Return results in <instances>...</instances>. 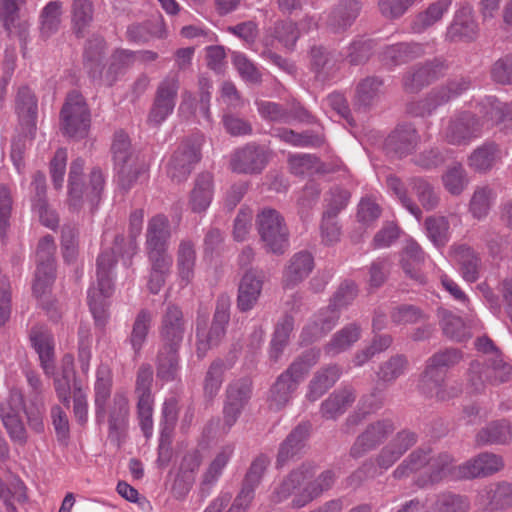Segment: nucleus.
<instances>
[{
    "label": "nucleus",
    "instance_id": "1",
    "mask_svg": "<svg viewBox=\"0 0 512 512\" xmlns=\"http://www.w3.org/2000/svg\"><path fill=\"white\" fill-rule=\"evenodd\" d=\"M453 462L452 456L448 453L432 454L430 448H419L398 465L393 476L396 479H403L413 473L422 472L421 478L417 480L420 487L445 480L464 479V476L458 475L460 465L454 466Z\"/></svg>",
    "mask_w": 512,
    "mask_h": 512
},
{
    "label": "nucleus",
    "instance_id": "2",
    "mask_svg": "<svg viewBox=\"0 0 512 512\" xmlns=\"http://www.w3.org/2000/svg\"><path fill=\"white\" fill-rule=\"evenodd\" d=\"M125 238L118 235L114 239V246L110 250L103 251L96 261V285L88 289V304L90 311L98 325H104L108 318L107 299L112 295V272L116 266V254L121 253V246Z\"/></svg>",
    "mask_w": 512,
    "mask_h": 512
},
{
    "label": "nucleus",
    "instance_id": "3",
    "mask_svg": "<svg viewBox=\"0 0 512 512\" xmlns=\"http://www.w3.org/2000/svg\"><path fill=\"white\" fill-rule=\"evenodd\" d=\"M84 160L75 159L70 166L68 185V205L74 211L88 209L93 212L99 205L105 187V178L99 168H93L88 182H84L82 174Z\"/></svg>",
    "mask_w": 512,
    "mask_h": 512
},
{
    "label": "nucleus",
    "instance_id": "4",
    "mask_svg": "<svg viewBox=\"0 0 512 512\" xmlns=\"http://www.w3.org/2000/svg\"><path fill=\"white\" fill-rule=\"evenodd\" d=\"M260 240L267 252L283 254L289 246V232L282 215L275 209L264 208L256 218Z\"/></svg>",
    "mask_w": 512,
    "mask_h": 512
},
{
    "label": "nucleus",
    "instance_id": "5",
    "mask_svg": "<svg viewBox=\"0 0 512 512\" xmlns=\"http://www.w3.org/2000/svg\"><path fill=\"white\" fill-rule=\"evenodd\" d=\"M111 151L118 183L123 189L128 190L144 171L143 165L138 163L137 156L132 151L130 139L122 131L114 134Z\"/></svg>",
    "mask_w": 512,
    "mask_h": 512
},
{
    "label": "nucleus",
    "instance_id": "6",
    "mask_svg": "<svg viewBox=\"0 0 512 512\" xmlns=\"http://www.w3.org/2000/svg\"><path fill=\"white\" fill-rule=\"evenodd\" d=\"M91 115L84 97L76 91L69 93L60 112L62 132L72 138L87 136Z\"/></svg>",
    "mask_w": 512,
    "mask_h": 512
},
{
    "label": "nucleus",
    "instance_id": "7",
    "mask_svg": "<svg viewBox=\"0 0 512 512\" xmlns=\"http://www.w3.org/2000/svg\"><path fill=\"white\" fill-rule=\"evenodd\" d=\"M153 369L150 364H142L137 371L134 395L136 398L139 424L145 437L153 432V410L155 398L152 393Z\"/></svg>",
    "mask_w": 512,
    "mask_h": 512
},
{
    "label": "nucleus",
    "instance_id": "8",
    "mask_svg": "<svg viewBox=\"0 0 512 512\" xmlns=\"http://www.w3.org/2000/svg\"><path fill=\"white\" fill-rule=\"evenodd\" d=\"M231 300L222 294L217 298L213 322L209 331L197 327L196 351L199 358L206 355L209 349L217 346L225 335V327L230 320Z\"/></svg>",
    "mask_w": 512,
    "mask_h": 512
},
{
    "label": "nucleus",
    "instance_id": "9",
    "mask_svg": "<svg viewBox=\"0 0 512 512\" xmlns=\"http://www.w3.org/2000/svg\"><path fill=\"white\" fill-rule=\"evenodd\" d=\"M469 87L470 82L466 79L453 80L445 86L433 89L424 99L410 102L407 106V112L412 116H429L439 106L458 97Z\"/></svg>",
    "mask_w": 512,
    "mask_h": 512
},
{
    "label": "nucleus",
    "instance_id": "10",
    "mask_svg": "<svg viewBox=\"0 0 512 512\" xmlns=\"http://www.w3.org/2000/svg\"><path fill=\"white\" fill-rule=\"evenodd\" d=\"M23 394L19 389H11L6 401L0 404V418L13 443L20 446L28 442V432L20 416Z\"/></svg>",
    "mask_w": 512,
    "mask_h": 512
},
{
    "label": "nucleus",
    "instance_id": "11",
    "mask_svg": "<svg viewBox=\"0 0 512 512\" xmlns=\"http://www.w3.org/2000/svg\"><path fill=\"white\" fill-rule=\"evenodd\" d=\"M55 244L51 236L43 237L38 244L36 257L37 268L33 282V293L41 297L47 293L55 278L54 267Z\"/></svg>",
    "mask_w": 512,
    "mask_h": 512
},
{
    "label": "nucleus",
    "instance_id": "12",
    "mask_svg": "<svg viewBox=\"0 0 512 512\" xmlns=\"http://www.w3.org/2000/svg\"><path fill=\"white\" fill-rule=\"evenodd\" d=\"M395 426L390 419H379L366 425L357 436L350 449L353 458H360L375 450L394 432Z\"/></svg>",
    "mask_w": 512,
    "mask_h": 512
},
{
    "label": "nucleus",
    "instance_id": "13",
    "mask_svg": "<svg viewBox=\"0 0 512 512\" xmlns=\"http://www.w3.org/2000/svg\"><path fill=\"white\" fill-rule=\"evenodd\" d=\"M480 121L470 112H461L450 118L443 134L452 145H468L481 136Z\"/></svg>",
    "mask_w": 512,
    "mask_h": 512
},
{
    "label": "nucleus",
    "instance_id": "14",
    "mask_svg": "<svg viewBox=\"0 0 512 512\" xmlns=\"http://www.w3.org/2000/svg\"><path fill=\"white\" fill-rule=\"evenodd\" d=\"M201 139L183 142L172 155L167 173L175 182H182L188 178L193 166L200 160Z\"/></svg>",
    "mask_w": 512,
    "mask_h": 512
},
{
    "label": "nucleus",
    "instance_id": "15",
    "mask_svg": "<svg viewBox=\"0 0 512 512\" xmlns=\"http://www.w3.org/2000/svg\"><path fill=\"white\" fill-rule=\"evenodd\" d=\"M267 149L255 143H249L236 150L231 157V168L243 174L260 173L269 161Z\"/></svg>",
    "mask_w": 512,
    "mask_h": 512
},
{
    "label": "nucleus",
    "instance_id": "16",
    "mask_svg": "<svg viewBox=\"0 0 512 512\" xmlns=\"http://www.w3.org/2000/svg\"><path fill=\"white\" fill-rule=\"evenodd\" d=\"M462 359V353L457 349H446L433 354L426 364L420 385L431 386L440 385L446 377L445 369L453 367Z\"/></svg>",
    "mask_w": 512,
    "mask_h": 512
},
{
    "label": "nucleus",
    "instance_id": "17",
    "mask_svg": "<svg viewBox=\"0 0 512 512\" xmlns=\"http://www.w3.org/2000/svg\"><path fill=\"white\" fill-rule=\"evenodd\" d=\"M250 397L251 381L249 379H238L229 384L224 406V419L229 427L237 421Z\"/></svg>",
    "mask_w": 512,
    "mask_h": 512
},
{
    "label": "nucleus",
    "instance_id": "18",
    "mask_svg": "<svg viewBox=\"0 0 512 512\" xmlns=\"http://www.w3.org/2000/svg\"><path fill=\"white\" fill-rule=\"evenodd\" d=\"M186 332V320L181 309L168 305L162 315L160 336L162 345L180 347Z\"/></svg>",
    "mask_w": 512,
    "mask_h": 512
},
{
    "label": "nucleus",
    "instance_id": "19",
    "mask_svg": "<svg viewBox=\"0 0 512 512\" xmlns=\"http://www.w3.org/2000/svg\"><path fill=\"white\" fill-rule=\"evenodd\" d=\"M265 275L260 270H248L238 285L237 307L241 312L250 311L257 304L264 284Z\"/></svg>",
    "mask_w": 512,
    "mask_h": 512
},
{
    "label": "nucleus",
    "instance_id": "20",
    "mask_svg": "<svg viewBox=\"0 0 512 512\" xmlns=\"http://www.w3.org/2000/svg\"><path fill=\"white\" fill-rule=\"evenodd\" d=\"M31 345L38 354L40 366L48 377L55 372V343L53 335L42 326H35L30 330Z\"/></svg>",
    "mask_w": 512,
    "mask_h": 512
},
{
    "label": "nucleus",
    "instance_id": "21",
    "mask_svg": "<svg viewBox=\"0 0 512 512\" xmlns=\"http://www.w3.org/2000/svg\"><path fill=\"white\" fill-rule=\"evenodd\" d=\"M428 47L429 43L400 42L386 46L380 59L385 65L395 67L424 56Z\"/></svg>",
    "mask_w": 512,
    "mask_h": 512
},
{
    "label": "nucleus",
    "instance_id": "22",
    "mask_svg": "<svg viewBox=\"0 0 512 512\" xmlns=\"http://www.w3.org/2000/svg\"><path fill=\"white\" fill-rule=\"evenodd\" d=\"M451 254L458 265L461 277L469 283H474L480 278L482 261L479 254L466 244H457L451 247Z\"/></svg>",
    "mask_w": 512,
    "mask_h": 512
},
{
    "label": "nucleus",
    "instance_id": "23",
    "mask_svg": "<svg viewBox=\"0 0 512 512\" xmlns=\"http://www.w3.org/2000/svg\"><path fill=\"white\" fill-rule=\"evenodd\" d=\"M504 466L501 456L483 452L460 465V473L464 479L490 476L500 471Z\"/></svg>",
    "mask_w": 512,
    "mask_h": 512
},
{
    "label": "nucleus",
    "instance_id": "24",
    "mask_svg": "<svg viewBox=\"0 0 512 512\" xmlns=\"http://www.w3.org/2000/svg\"><path fill=\"white\" fill-rule=\"evenodd\" d=\"M444 65L440 60H433L415 66L403 78V87L408 93H416L438 77Z\"/></svg>",
    "mask_w": 512,
    "mask_h": 512
},
{
    "label": "nucleus",
    "instance_id": "25",
    "mask_svg": "<svg viewBox=\"0 0 512 512\" xmlns=\"http://www.w3.org/2000/svg\"><path fill=\"white\" fill-rule=\"evenodd\" d=\"M310 435V424L300 423L297 425L280 444L276 466H285L290 460L296 457L305 447Z\"/></svg>",
    "mask_w": 512,
    "mask_h": 512
},
{
    "label": "nucleus",
    "instance_id": "26",
    "mask_svg": "<svg viewBox=\"0 0 512 512\" xmlns=\"http://www.w3.org/2000/svg\"><path fill=\"white\" fill-rule=\"evenodd\" d=\"M315 474V467L310 463H303L298 468L292 470L275 487L272 493V501L280 503L288 499L292 493L299 488L306 480L312 478Z\"/></svg>",
    "mask_w": 512,
    "mask_h": 512
},
{
    "label": "nucleus",
    "instance_id": "27",
    "mask_svg": "<svg viewBox=\"0 0 512 512\" xmlns=\"http://www.w3.org/2000/svg\"><path fill=\"white\" fill-rule=\"evenodd\" d=\"M342 369L338 365H328L317 370L307 386L306 400L320 399L340 378Z\"/></svg>",
    "mask_w": 512,
    "mask_h": 512
},
{
    "label": "nucleus",
    "instance_id": "28",
    "mask_svg": "<svg viewBox=\"0 0 512 512\" xmlns=\"http://www.w3.org/2000/svg\"><path fill=\"white\" fill-rule=\"evenodd\" d=\"M336 475L332 470H325L319 476L294 496L291 502L293 508H302L330 490L334 485Z\"/></svg>",
    "mask_w": 512,
    "mask_h": 512
},
{
    "label": "nucleus",
    "instance_id": "29",
    "mask_svg": "<svg viewBox=\"0 0 512 512\" xmlns=\"http://www.w3.org/2000/svg\"><path fill=\"white\" fill-rule=\"evenodd\" d=\"M477 33L478 25L469 6H464L455 13L453 22L447 29V37L451 41L472 40Z\"/></svg>",
    "mask_w": 512,
    "mask_h": 512
},
{
    "label": "nucleus",
    "instance_id": "30",
    "mask_svg": "<svg viewBox=\"0 0 512 512\" xmlns=\"http://www.w3.org/2000/svg\"><path fill=\"white\" fill-rule=\"evenodd\" d=\"M196 259L195 244L189 239H182L176 251L177 276L182 287L193 280Z\"/></svg>",
    "mask_w": 512,
    "mask_h": 512
},
{
    "label": "nucleus",
    "instance_id": "31",
    "mask_svg": "<svg viewBox=\"0 0 512 512\" xmlns=\"http://www.w3.org/2000/svg\"><path fill=\"white\" fill-rule=\"evenodd\" d=\"M416 129L409 124L398 126L387 138L386 147L400 157L412 153L419 143Z\"/></svg>",
    "mask_w": 512,
    "mask_h": 512
},
{
    "label": "nucleus",
    "instance_id": "32",
    "mask_svg": "<svg viewBox=\"0 0 512 512\" xmlns=\"http://www.w3.org/2000/svg\"><path fill=\"white\" fill-rule=\"evenodd\" d=\"M355 391L351 387H344L331 393L320 405V414L325 419L334 420L352 405L355 401Z\"/></svg>",
    "mask_w": 512,
    "mask_h": 512
},
{
    "label": "nucleus",
    "instance_id": "33",
    "mask_svg": "<svg viewBox=\"0 0 512 512\" xmlns=\"http://www.w3.org/2000/svg\"><path fill=\"white\" fill-rule=\"evenodd\" d=\"M171 238L170 222L164 214L149 219L146 231L145 249H168Z\"/></svg>",
    "mask_w": 512,
    "mask_h": 512
},
{
    "label": "nucleus",
    "instance_id": "34",
    "mask_svg": "<svg viewBox=\"0 0 512 512\" xmlns=\"http://www.w3.org/2000/svg\"><path fill=\"white\" fill-rule=\"evenodd\" d=\"M361 9L359 0H341L328 16L327 25L334 32L343 31L353 24Z\"/></svg>",
    "mask_w": 512,
    "mask_h": 512
},
{
    "label": "nucleus",
    "instance_id": "35",
    "mask_svg": "<svg viewBox=\"0 0 512 512\" xmlns=\"http://www.w3.org/2000/svg\"><path fill=\"white\" fill-rule=\"evenodd\" d=\"M480 113L483 117L481 128L486 125L492 127L505 121L512 122V103L507 104L499 101L494 96H488L480 103Z\"/></svg>",
    "mask_w": 512,
    "mask_h": 512
},
{
    "label": "nucleus",
    "instance_id": "36",
    "mask_svg": "<svg viewBox=\"0 0 512 512\" xmlns=\"http://www.w3.org/2000/svg\"><path fill=\"white\" fill-rule=\"evenodd\" d=\"M502 158L499 146L493 142H485L468 157V166L476 172L485 173L491 170Z\"/></svg>",
    "mask_w": 512,
    "mask_h": 512
},
{
    "label": "nucleus",
    "instance_id": "37",
    "mask_svg": "<svg viewBox=\"0 0 512 512\" xmlns=\"http://www.w3.org/2000/svg\"><path fill=\"white\" fill-rule=\"evenodd\" d=\"M23 409L29 427L36 433L44 432L45 401L44 392H28L26 399L23 398Z\"/></svg>",
    "mask_w": 512,
    "mask_h": 512
},
{
    "label": "nucleus",
    "instance_id": "38",
    "mask_svg": "<svg viewBox=\"0 0 512 512\" xmlns=\"http://www.w3.org/2000/svg\"><path fill=\"white\" fill-rule=\"evenodd\" d=\"M424 258V252L418 243L407 242L402 252L401 265L405 274L419 284L425 283V275L421 270Z\"/></svg>",
    "mask_w": 512,
    "mask_h": 512
},
{
    "label": "nucleus",
    "instance_id": "39",
    "mask_svg": "<svg viewBox=\"0 0 512 512\" xmlns=\"http://www.w3.org/2000/svg\"><path fill=\"white\" fill-rule=\"evenodd\" d=\"M451 0H438L430 4L426 10L418 13L411 22V31L415 34H421L427 29L442 20L448 12Z\"/></svg>",
    "mask_w": 512,
    "mask_h": 512
},
{
    "label": "nucleus",
    "instance_id": "40",
    "mask_svg": "<svg viewBox=\"0 0 512 512\" xmlns=\"http://www.w3.org/2000/svg\"><path fill=\"white\" fill-rule=\"evenodd\" d=\"M129 402L124 392H116L108 407V425L111 436H119L127 426Z\"/></svg>",
    "mask_w": 512,
    "mask_h": 512
},
{
    "label": "nucleus",
    "instance_id": "41",
    "mask_svg": "<svg viewBox=\"0 0 512 512\" xmlns=\"http://www.w3.org/2000/svg\"><path fill=\"white\" fill-rule=\"evenodd\" d=\"M16 111L20 122L27 127L29 132L36 129L38 114L37 98L26 86L19 88L16 96Z\"/></svg>",
    "mask_w": 512,
    "mask_h": 512
},
{
    "label": "nucleus",
    "instance_id": "42",
    "mask_svg": "<svg viewBox=\"0 0 512 512\" xmlns=\"http://www.w3.org/2000/svg\"><path fill=\"white\" fill-rule=\"evenodd\" d=\"M481 505L490 510L512 507V484L500 483L482 490L478 495Z\"/></svg>",
    "mask_w": 512,
    "mask_h": 512
},
{
    "label": "nucleus",
    "instance_id": "43",
    "mask_svg": "<svg viewBox=\"0 0 512 512\" xmlns=\"http://www.w3.org/2000/svg\"><path fill=\"white\" fill-rule=\"evenodd\" d=\"M112 387L111 370L107 365L101 364L96 371L95 390V411L98 422L103 421L106 409L105 404L110 397Z\"/></svg>",
    "mask_w": 512,
    "mask_h": 512
},
{
    "label": "nucleus",
    "instance_id": "44",
    "mask_svg": "<svg viewBox=\"0 0 512 512\" xmlns=\"http://www.w3.org/2000/svg\"><path fill=\"white\" fill-rule=\"evenodd\" d=\"M213 199V180L208 173L197 177L195 185L191 191L189 205L195 213L204 212L211 204Z\"/></svg>",
    "mask_w": 512,
    "mask_h": 512
},
{
    "label": "nucleus",
    "instance_id": "45",
    "mask_svg": "<svg viewBox=\"0 0 512 512\" xmlns=\"http://www.w3.org/2000/svg\"><path fill=\"white\" fill-rule=\"evenodd\" d=\"M179 347L162 345L157 355V377L169 382L177 378L179 372Z\"/></svg>",
    "mask_w": 512,
    "mask_h": 512
},
{
    "label": "nucleus",
    "instance_id": "46",
    "mask_svg": "<svg viewBox=\"0 0 512 512\" xmlns=\"http://www.w3.org/2000/svg\"><path fill=\"white\" fill-rule=\"evenodd\" d=\"M496 192L489 185L477 186L469 201V212L473 218L482 220L489 214L496 200Z\"/></svg>",
    "mask_w": 512,
    "mask_h": 512
},
{
    "label": "nucleus",
    "instance_id": "47",
    "mask_svg": "<svg viewBox=\"0 0 512 512\" xmlns=\"http://www.w3.org/2000/svg\"><path fill=\"white\" fill-rule=\"evenodd\" d=\"M360 338V328L349 324L336 332L325 345L324 352L329 356L338 355L352 347Z\"/></svg>",
    "mask_w": 512,
    "mask_h": 512
},
{
    "label": "nucleus",
    "instance_id": "48",
    "mask_svg": "<svg viewBox=\"0 0 512 512\" xmlns=\"http://www.w3.org/2000/svg\"><path fill=\"white\" fill-rule=\"evenodd\" d=\"M319 357L320 351L318 349H309L296 358L281 374L287 379L295 382L298 386L311 367L318 362Z\"/></svg>",
    "mask_w": 512,
    "mask_h": 512
},
{
    "label": "nucleus",
    "instance_id": "49",
    "mask_svg": "<svg viewBox=\"0 0 512 512\" xmlns=\"http://www.w3.org/2000/svg\"><path fill=\"white\" fill-rule=\"evenodd\" d=\"M338 59L334 52L322 46H314L310 51L311 69L317 77L326 78L337 68Z\"/></svg>",
    "mask_w": 512,
    "mask_h": 512
},
{
    "label": "nucleus",
    "instance_id": "50",
    "mask_svg": "<svg viewBox=\"0 0 512 512\" xmlns=\"http://www.w3.org/2000/svg\"><path fill=\"white\" fill-rule=\"evenodd\" d=\"M438 316L442 330L448 338L461 342L471 337L469 328L465 325L461 317L445 309H440Z\"/></svg>",
    "mask_w": 512,
    "mask_h": 512
},
{
    "label": "nucleus",
    "instance_id": "51",
    "mask_svg": "<svg viewBox=\"0 0 512 512\" xmlns=\"http://www.w3.org/2000/svg\"><path fill=\"white\" fill-rule=\"evenodd\" d=\"M409 186L411 187L421 206L425 210H434L439 205V193L435 190L434 186L425 178H410Z\"/></svg>",
    "mask_w": 512,
    "mask_h": 512
},
{
    "label": "nucleus",
    "instance_id": "52",
    "mask_svg": "<svg viewBox=\"0 0 512 512\" xmlns=\"http://www.w3.org/2000/svg\"><path fill=\"white\" fill-rule=\"evenodd\" d=\"M297 388L298 386L295 382L280 374L270 390V408L274 410L283 409L290 402L292 395Z\"/></svg>",
    "mask_w": 512,
    "mask_h": 512
},
{
    "label": "nucleus",
    "instance_id": "53",
    "mask_svg": "<svg viewBox=\"0 0 512 512\" xmlns=\"http://www.w3.org/2000/svg\"><path fill=\"white\" fill-rule=\"evenodd\" d=\"M512 438V427L506 422H492L476 435L479 445L503 444Z\"/></svg>",
    "mask_w": 512,
    "mask_h": 512
},
{
    "label": "nucleus",
    "instance_id": "54",
    "mask_svg": "<svg viewBox=\"0 0 512 512\" xmlns=\"http://www.w3.org/2000/svg\"><path fill=\"white\" fill-rule=\"evenodd\" d=\"M441 180L444 188L453 196L462 194L469 183L467 172L461 163L448 166Z\"/></svg>",
    "mask_w": 512,
    "mask_h": 512
},
{
    "label": "nucleus",
    "instance_id": "55",
    "mask_svg": "<svg viewBox=\"0 0 512 512\" xmlns=\"http://www.w3.org/2000/svg\"><path fill=\"white\" fill-rule=\"evenodd\" d=\"M179 90V77L177 74L167 75L158 85L153 104L174 110Z\"/></svg>",
    "mask_w": 512,
    "mask_h": 512
},
{
    "label": "nucleus",
    "instance_id": "56",
    "mask_svg": "<svg viewBox=\"0 0 512 512\" xmlns=\"http://www.w3.org/2000/svg\"><path fill=\"white\" fill-rule=\"evenodd\" d=\"M313 268V258L307 252L293 256L285 272L287 285H294L309 275Z\"/></svg>",
    "mask_w": 512,
    "mask_h": 512
},
{
    "label": "nucleus",
    "instance_id": "57",
    "mask_svg": "<svg viewBox=\"0 0 512 512\" xmlns=\"http://www.w3.org/2000/svg\"><path fill=\"white\" fill-rule=\"evenodd\" d=\"M152 322V314L148 310H141L132 325V331L129 336V343L135 354H139L146 339Z\"/></svg>",
    "mask_w": 512,
    "mask_h": 512
},
{
    "label": "nucleus",
    "instance_id": "58",
    "mask_svg": "<svg viewBox=\"0 0 512 512\" xmlns=\"http://www.w3.org/2000/svg\"><path fill=\"white\" fill-rule=\"evenodd\" d=\"M338 319V308L331 304L318 313L316 319L314 320L313 326L305 328L302 332V336L312 330V338L317 339L330 331L335 326Z\"/></svg>",
    "mask_w": 512,
    "mask_h": 512
},
{
    "label": "nucleus",
    "instance_id": "59",
    "mask_svg": "<svg viewBox=\"0 0 512 512\" xmlns=\"http://www.w3.org/2000/svg\"><path fill=\"white\" fill-rule=\"evenodd\" d=\"M470 502L466 496L446 492L437 496L431 512H468Z\"/></svg>",
    "mask_w": 512,
    "mask_h": 512
},
{
    "label": "nucleus",
    "instance_id": "60",
    "mask_svg": "<svg viewBox=\"0 0 512 512\" xmlns=\"http://www.w3.org/2000/svg\"><path fill=\"white\" fill-rule=\"evenodd\" d=\"M63 370L61 376L54 378V388L58 399L66 406L70 405L71 379L74 377L73 358L66 355L63 358Z\"/></svg>",
    "mask_w": 512,
    "mask_h": 512
},
{
    "label": "nucleus",
    "instance_id": "61",
    "mask_svg": "<svg viewBox=\"0 0 512 512\" xmlns=\"http://www.w3.org/2000/svg\"><path fill=\"white\" fill-rule=\"evenodd\" d=\"M294 328V320L290 316H286L280 321L275 329L270 348V357L277 361L282 354L284 348L289 342L290 334Z\"/></svg>",
    "mask_w": 512,
    "mask_h": 512
},
{
    "label": "nucleus",
    "instance_id": "62",
    "mask_svg": "<svg viewBox=\"0 0 512 512\" xmlns=\"http://www.w3.org/2000/svg\"><path fill=\"white\" fill-rule=\"evenodd\" d=\"M274 136L282 142L295 147H315L319 146L322 142L319 136L310 131L297 133L287 128H277L274 132Z\"/></svg>",
    "mask_w": 512,
    "mask_h": 512
},
{
    "label": "nucleus",
    "instance_id": "63",
    "mask_svg": "<svg viewBox=\"0 0 512 512\" xmlns=\"http://www.w3.org/2000/svg\"><path fill=\"white\" fill-rule=\"evenodd\" d=\"M104 50L105 42L101 37L90 39L85 47V63L89 67L93 78L99 77L102 73L101 60Z\"/></svg>",
    "mask_w": 512,
    "mask_h": 512
},
{
    "label": "nucleus",
    "instance_id": "64",
    "mask_svg": "<svg viewBox=\"0 0 512 512\" xmlns=\"http://www.w3.org/2000/svg\"><path fill=\"white\" fill-rule=\"evenodd\" d=\"M62 2L56 0L49 2L40 14L41 33L50 36L55 33L61 23Z\"/></svg>",
    "mask_w": 512,
    "mask_h": 512
}]
</instances>
